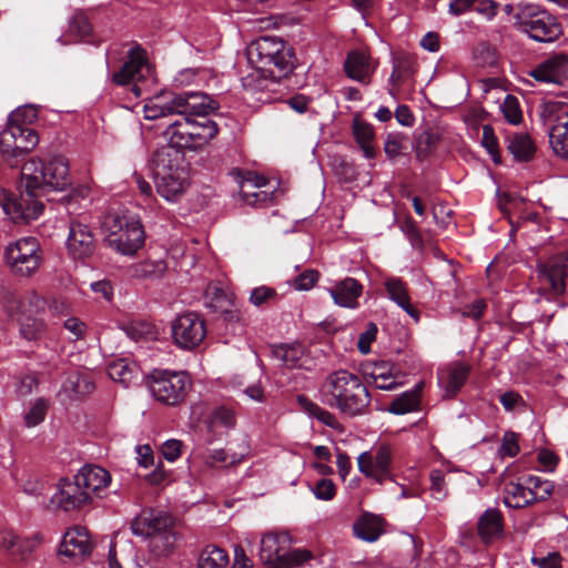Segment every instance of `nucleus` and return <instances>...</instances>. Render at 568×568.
I'll return each instance as SVG.
<instances>
[{
	"instance_id": "nucleus-45",
	"label": "nucleus",
	"mask_w": 568,
	"mask_h": 568,
	"mask_svg": "<svg viewBox=\"0 0 568 568\" xmlns=\"http://www.w3.org/2000/svg\"><path fill=\"white\" fill-rule=\"evenodd\" d=\"M526 484L508 483L505 486L504 503L509 508H521L531 503Z\"/></svg>"
},
{
	"instance_id": "nucleus-5",
	"label": "nucleus",
	"mask_w": 568,
	"mask_h": 568,
	"mask_svg": "<svg viewBox=\"0 0 568 568\" xmlns=\"http://www.w3.org/2000/svg\"><path fill=\"white\" fill-rule=\"evenodd\" d=\"M70 184L69 162L64 156H52L45 163L31 159L22 165L21 187L28 193L42 191L47 187L63 191Z\"/></svg>"
},
{
	"instance_id": "nucleus-34",
	"label": "nucleus",
	"mask_w": 568,
	"mask_h": 568,
	"mask_svg": "<svg viewBox=\"0 0 568 568\" xmlns=\"http://www.w3.org/2000/svg\"><path fill=\"white\" fill-rule=\"evenodd\" d=\"M166 272V263L162 260H144L126 267V274L134 280H156Z\"/></svg>"
},
{
	"instance_id": "nucleus-9",
	"label": "nucleus",
	"mask_w": 568,
	"mask_h": 568,
	"mask_svg": "<svg viewBox=\"0 0 568 568\" xmlns=\"http://www.w3.org/2000/svg\"><path fill=\"white\" fill-rule=\"evenodd\" d=\"M4 261L16 275L32 276L42 262L39 241L33 236H27L8 244L4 251Z\"/></svg>"
},
{
	"instance_id": "nucleus-52",
	"label": "nucleus",
	"mask_w": 568,
	"mask_h": 568,
	"mask_svg": "<svg viewBox=\"0 0 568 568\" xmlns=\"http://www.w3.org/2000/svg\"><path fill=\"white\" fill-rule=\"evenodd\" d=\"M49 404L43 398L36 399L24 415L27 427H34L43 422Z\"/></svg>"
},
{
	"instance_id": "nucleus-1",
	"label": "nucleus",
	"mask_w": 568,
	"mask_h": 568,
	"mask_svg": "<svg viewBox=\"0 0 568 568\" xmlns=\"http://www.w3.org/2000/svg\"><path fill=\"white\" fill-rule=\"evenodd\" d=\"M247 61L253 71L242 78L243 88L255 91L265 87L268 78H278L293 68V54L285 43L273 37H262L247 48Z\"/></svg>"
},
{
	"instance_id": "nucleus-48",
	"label": "nucleus",
	"mask_w": 568,
	"mask_h": 568,
	"mask_svg": "<svg viewBox=\"0 0 568 568\" xmlns=\"http://www.w3.org/2000/svg\"><path fill=\"white\" fill-rule=\"evenodd\" d=\"M20 335L27 341H36L40 338L45 329L43 321L32 315H21L19 318Z\"/></svg>"
},
{
	"instance_id": "nucleus-53",
	"label": "nucleus",
	"mask_w": 568,
	"mask_h": 568,
	"mask_svg": "<svg viewBox=\"0 0 568 568\" xmlns=\"http://www.w3.org/2000/svg\"><path fill=\"white\" fill-rule=\"evenodd\" d=\"M44 301L34 292L27 293L19 302V311L21 315H34L42 311Z\"/></svg>"
},
{
	"instance_id": "nucleus-30",
	"label": "nucleus",
	"mask_w": 568,
	"mask_h": 568,
	"mask_svg": "<svg viewBox=\"0 0 568 568\" xmlns=\"http://www.w3.org/2000/svg\"><path fill=\"white\" fill-rule=\"evenodd\" d=\"M191 118L182 116L175 120L164 130L163 135L169 141L170 146L176 150H192L191 139Z\"/></svg>"
},
{
	"instance_id": "nucleus-25",
	"label": "nucleus",
	"mask_w": 568,
	"mask_h": 568,
	"mask_svg": "<svg viewBox=\"0 0 568 568\" xmlns=\"http://www.w3.org/2000/svg\"><path fill=\"white\" fill-rule=\"evenodd\" d=\"M75 477L84 487V490L90 496L91 501L93 496L100 497L101 493L104 491L111 483L110 473L106 469L94 465L83 466Z\"/></svg>"
},
{
	"instance_id": "nucleus-49",
	"label": "nucleus",
	"mask_w": 568,
	"mask_h": 568,
	"mask_svg": "<svg viewBox=\"0 0 568 568\" xmlns=\"http://www.w3.org/2000/svg\"><path fill=\"white\" fill-rule=\"evenodd\" d=\"M525 484L528 488V498L531 503L548 498L552 491V484L538 476H528L525 479Z\"/></svg>"
},
{
	"instance_id": "nucleus-11",
	"label": "nucleus",
	"mask_w": 568,
	"mask_h": 568,
	"mask_svg": "<svg viewBox=\"0 0 568 568\" xmlns=\"http://www.w3.org/2000/svg\"><path fill=\"white\" fill-rule=\"evenodd\" d=\"M542 114L549 125V144L554 153L568 158V104L549 101L545 104Z\"/></svg>"
},
{
	"instance_id": "nucleus-38",
	"label": "nucleus",
	"mask_w": 568,
	"mask_h": 568,
	"mask_svg": "<svg viewBox=\"0 0 568 568\" xmlns=\"http://www.w3.org/2000/svg\"><path fill=\"white\" fill-rule=\"evenodd\" d=\"M353 529L356 537L373 542L377 540L383 532V521L378 516L364 514L354 523Z\"/></svg>"
},
{
	"instance_id": "nucleus-27",
	"label": "nucleus",
	"mask_w": 568,
	"mask_h": 568,
	"mask_svg": "<svg viewBox=\"0 0 568 568\" xmlns=\"http://www.w3.org/2000/svg\"><path fill=\"white\" fill-rule=\"evenodd\" d=\"M344 68L351 79L367 84L376 64L366 51L355 50L348 53Z\"/></svg>"
},
{
	"instance_id": "nucleus-18",
	"label": "nucleus",
	"mask_w": 568,
	"mask_h": 568,
	"mask_svg": "<svg viewBox=\"0 0 568 568\" xmlns=\"http://www.w3.org/2000/svg\"><path fill=\"white\" fill-rule=\"evenodd\" d=\"M567 260L568 254L561 253L537 266L538 280L545 288L551 290L554 294H561L565 291Z\"/></svg>"
},
{
	"instance_id": "nucleus-37",
	"label": "nucleus",
	"mask_w": 568,
	"mask_h": 568,
	"mask_svg": "<svg viewBox=\"0 0 568 568\" xmlns=\"http://www.w3.org/2000/svg\"><path fill=\"white\" fill-rule=\"evenodd\" d=\"M54 313L59 316L61 325L74 341L83 339L88 332L87 324L79 317L70 315V307L64 303L54 305Z\"/></svg>"
},
{
	"instance_id": "nucleus-43",
	"label": "nucleus",
	"mask_w": 568,
	"mask_h": 568,
	"mask_svg": "<svg viewBox=\"0 0 568 568\" xmlns=\"http://www.w3.org/2000/svg\"><path fill=\"white\" fill-rule=\"evenodd\" d=\"M227 552L217 546H206L199 555L196 568H227Z\"/></svg>"
},
{
	"instance_id": "nucleus-61",
	"label": "nucleus",
	"mask_w": 568,
	"mask_h": 568,
	"mask_svg": "<svg viewBox=\"0 0 568 568\" xmlns=\"http://www.w3.org/2000/svg\"><path fill=\"white\" fill-rule=\"evenodd\" d=\"M276 292L272 287L260 286L252 290L250 294V302L255 306H261L270 301L274 300Z\"/></svg>"
},
{
	"instance_id": "nucleus-3",
	"label": "nucleus",
	"mask_w": 568,
	"mask_h": 568,
	"mask_svg": "<svg viewBox=\"0 0 568 568\" xmlns=\"http://www.w3.org/2000/svg\"><path fill=\"white\" fill-rule=\"evenodd\" d=\"M217 108V102L202 92L176 94L171 91H161L145 101L143 115L146 120H156L171 114L205 118Z\"/></svg>"
},
{
	"instance_id": "nucleus-31",
	"label": "nucleus",
	"mask_w": 568,
	"mask_h": 568,
	"mask_svg": "<svg viewBox=\"0 0 568 568\" xmlns=\"http://www.w3.org/2000/svg\"><path fill=\"white\" fill-rule=\"evenodd\" d=\"M108 375L112 381L129 387L138 379L140 367L129 358H115L108 364Z\"/></svg>"
},
{
	"instance_id": "nucleus-40",
	"label": "nucleus",
	"mask_w": 568,
	"mask_h": 568,
	"mask_svg": "<svg viewBox=\"0 0 568 568\" xmlns=\"http://www.w3.org/2000/svg\"><path fill=\"white\" fill-rule=\"evenodd\" d=\"M296 400L300 408L308 416L316 418L318 422L333 429H338L341 427V424L334 414L312 402L306 396L300 395Z\"/></svg>"
},
{
	"instance_id": "nucleus-24",
	"label": "nucleus",
	"mask_w": 568,
	"mask_h": 568,
	"mask_svg": "<svg viewBox=\"0 0 568 568\" xmlns=\"http://www.w3.org/2000/svg\"><path fill=\"white\" fill-rule=\"evenodd\" d=\"M172 526L171 518L152 509H143L131 523L134 535L150 538L158 531Z\"/></svg>"
},
{
	"instance_id": "nucleus-44",
	"label": "nucleus",
	"mask_w": 568,
	"mask_h": 568,
	"mask_svg": "<svg viewBox=\"0 0 568 568\" xmlns=\"http://www.w3.org/2000/svg\"><path fill=\"white\" fill-rule=\"evenodd\" d=\"M507 148L514 158L518 161H529L536 151L535 144L530 136L525 133L508 136Z\"/></svg>"
},
{
	"instance_id": "nucleus-63",
	"label": "nucleus",
	"mask_w": 568,
	"mask_h": 568,
	"mask_svg": "<svg viewBox=\"0 0 568 568\" xmlns=\"http://www.w3.org/2000/svg\"><path fill=\"white\" fill-rule=\"evenodd\" d=\"M377 334V327L371 323L367 329L359 335L357 347L362 354H368L371 351V344L375 341Z\"/></svg>"
},
{
	"instance_id": "nucleus-35",
	"label": "nucleus",
	"mask_w": 568,
	"mask_h": 568,
	"mask_svg": "<svg viewBox=\"0 0 568 568\" xmlns=\"http://www.w3.org/2000/svg\"><path fill=\"white\" fill-rule=\"evenodd\" d=\"M192 150L202 149L219 133L217 124L206 118L201 120L191 119Z\"/></svg>"
},
{
	"instance_id": "nucleus-56",
	"label": "nucleus",
	"mask_w": 568,
	"mask_h": 568,
	"mask_svg": "<svg viewBox=\"0 0 568 568\" xmlns=\"http://www.w3.org/2000/svg\"><path fill=\"white\" fill-rule=\"evenodd\" d=\"M481 144L490 154L491 159L498 163L500 160L497 138L494 134V130L489 125H484Z\"/></svg>"
},
{
	"instance_id": "nucleus-58",
	"label": "nucleus",
	"mask_w": 568,
	"mask_h": 568,
	"mask_svg": "<svg viewBox=\"0 0 568 568\" xmlns=\"http://www.w3.org/2000/svg\"><path fill=\"white\" fill-rule=\"evenodd\" d=\"M498 453L501 457H515L519 453L518 435L505 433Z\"/></svg>"
},
{
	"instance_id": "nucleus-42",
	"label": "nucleus",
	"mask_w": 568,
	"mask_h": 568,
	"mask_svg": "<svg viewBox=\"0 0 568 568\" xmlns=\"http://www.w3.org/2000/svg\"><path fill=\"white\" fill-rule=\"evenodd\" d=\"M414 72L415 62L412 58L407 55L397 57L394 60V68L389 78L392 85L390 93L394 94V90L407 82L413 77Z\"/></svg>"
},
{
	"instance_id": "nucleus-46",
	"label": "nucleus",
	"mask_w": 568,
	"mask_h": 568,
	"mask_svg": "<svg viewBox=\"0 0 568 568\" xmlns=\"http://www.w3.org/2000/svg\"><path fill=\"white\" fill-rule=\"evenodd\" d=\"M274 354L288 368H298L304 364L305 349L301 344L281 345Z\"/></svg>"
},
{
	"instance_id": "nucleus-15",
	"label": "nucleus",
	"mask_w": 568,
	"mask_h": 568,
	"mask_svg": "<svg viewBox=\"0 0 568 568\" xmlns=\"http://www.w3.org/2000/svg\"><path fill=\"white\" fill-rule=\"evenodd\" d=\"M392 452L388 446L381 445L357 457L358 470L366 477L384 483L390 475Z\"/></svg>"
},
{
	"instance_id": "nucleus-21",
	"label": "nucleus",
	"mask_w": 568,
	"mask_h": 568,
	"mask_svg": "<svg viewBox=\"0 0 568 568\" xmlns=\"http://www.w3.org/2000/svg\"><path fill=\"white\" fill-rule=\"evenodd\" d=\"M67 248L74 260H84L93 254L95 241L88 225L77 221L70 223Z\"/></svg>"
},
{
	"instance_id": "nucleus-8",
	"label": "nucleus",
	"mask_w": 568,
	"mask_h": 568,
	"mask_svg": "<svg viewBox=\"0 0 568 568\" xmlns=\"http://www.w3.org/2000/svg\"><path fill=\"white\" fill-rule=\"evenodd\" d=\"M515 18L521 30L538 42L556 41L562 33L557 19L535 3L519 4Z\"/></svg>"
},
{
	"instance_id": "nucleus-47",
	"label": "nucleus",
	"mask_w": 568,
	"mask_h": 568,
	"mask_svg": "<svg viewBox=\"0 0 568 568\" xmlns=\"http://www.w3.org/2000/svg\"><path fill=\"white\" fill-rule=\"evenodd\" d=\"M419 390L420 385L412 390L404 392L392 402L388 410L396 415H403L415 410L419 405Z\"/></svg>"
},
{
	"instance_id": "nucleus-59",
	"label": "nucleus",
	"mask_w": 568,
	"mask_h": 568,
	"mask_svg": "<svg viewBox=\"0 0 568 568\" xmlns=\"http://www.w3.org/2000/svg\"><path fill=\"white\" fill-rule=\"evenodd\" d=\"M430 493L432 496L442 500L446 496V484H445V475L440 469H434L430 471Z\"/></svg>"
},
{
	"instance_id": "nucleus-41",
	"label": "nucleus",
	"mask_w": 568,
	"mask_h": 568,
	"mask_svg": "<svg viewBox=\"0 0 568 568\" xmlns=\"http://www.w3.org/2000/svg\"><path fill=\"white\" fill-rule=\"evenodd\" d=\"M353 134L355 136L356 142L359 144L361 149L364 152V155L367 159H373L376 155L375 144H374V129L373 126L358 119L355 118L353 122Z\"/></svg>"
},
{
	"instance_id": "nucleus-62",
	"label": "nucleus",
	"mask_w": 568,
	"mask_h": 568,
	"mask_svg": "<svg viewBox=\"0 0 568 568\" xmlns=\"http://www.w3.org/2000/svg\"><path fill=\"white\" fill-rule=\"evenodd\" d=\"M317 281L318 272L315 270H306L294 280L293 285L297 291H308Z\"/></svg>"
},
{
	"instance_id": "nucleus-13",
	"label": "nucleus",
	"mask_w": 568,
	"mask_h": 568,
	"mask_svg": "<svg viewBox=\"0 0 568 568\" xmlns=\"http://www.w3.org/2000/svg\"><path fill=\"white\" fill-rule=\"evenodd\" d=\"M91 503L84 487L74 476L73 479L61 478L57 484V490L50 498V507L71 511L80 509Z\"/></svg>"
},
{
	"instance_id": "nucleus-51",
	"label": "nucleus",
	"mask_w": 568,
	"mask_h": 568,
	"mask_svg": "<svg viewBox=\"0 0 568 568\" xmlns=\"http://www.w3.org/2000/svg\"><path fill=\"white\" fill-rule=\"evenodd\" d=\"M38 119V110L33 105L19 106L12 111L8 118V123L17 124L22 128L30 125Z\"/></svg>"
},
{
	"instance_id": "nucleus-20",
	"label": "nucleus",
	"mask_w": 568,
	"mask_h": 568,
	"mask_svg": "<svg viewBox=\"0 0 568 568\" xmlns=\"http://www.w3.org/2000/svg\"><path fill=\"white\" fill-rule=\"evenodd\" d=\"M93 549V542L87 528L73 526L69 528L60 542L59 554L68 558H83Z\"/></svg>"
},
{
	"instance_id": "nucleus-32",
	"label": "nucleus",
	"mask_w": 568,
	"mask_h": 568,
	"mask_svg": "<svg viewBox=\"0 0 568 568\" xmlns=\"http://www.w3.org/2000/svg\"><path fill=\"white\" fill-rule=\"evenodd\" d=\"M470 367L464 364H455L442 371L439 384L445 390L446 397L455 396L468 378Z\"/></svg>"
},
{
	"instance_id": "nucleus-33",
	"label": "nucleus",
	"mask_w": 568,
	"mask_h": 568,
	"mask_svg": "<svg viewBox=\"0 0 568 568\" xmlns=\"http://www.w3.org/2000/svg\"><path fill=\"white\" fill-rule=\"evenodd\" d=\"M478 534L485 544L498 539L503 534V517L496 509L486 510L478 521Z\"/></svg>"
},
{
	"instance_id": "nucleus-36",
	"label": "nucleus",
	"mask_w": 568,
	"mask_h": 568,
	"mask_svg": "<svg viewBox=\"0 0 568 568\" xmlns=\"http://www.w3.org/2000/svg\"><path fill=\"white\" fill-rule=\"evenodd\" d=\"M248 447L244 443L239 452L233 450L232 448H220V449H211L207 450L204 455L203 459L205 465L210 467H214L217 464H224L226 466H235L243 462L244 457L247 455Z\"/></svg>"
},
{
	"instance_id": "nucleus-54",
	"label": "nucleus",
	"mask_w": 568,
	"mask_h": 568,
	"mask_svg": "<svg viewBox=\"0 0 568 568\" xmlns=\"http://www.w3.org/2000/svg\"><path fill=\"white\" fill-rule=\"evenodd\" d=\"M500 109L509 123L518 124L520 122L521 111L517 98L513 95H506L504 102L500 105Z\"/></svg>"
},
{
	"instance_id": "nucleus-60",
	"label": "nucleus",
	"mask_w": 568,
	"mask_h": 568,
	"mask_svg": "<svg viewBox=\"0 0 568 568\" xmlns=\"http://www.w3.org/2000/svg\"><path fill=\"white\" fill-rule=\"evenodd\" d=\"M312 491L317 499L331 500L336 494V487L331 479L323 478L314 485Z\"/></svg>"
},
{
	"instance_id": "nucleus-14",
	"label": "nucleus",
	"mask_w": 568,
	"mask_h": 568,
	"mask_svg": "<svg viewBox=\"0 0 568 568\" xmlns=\"http://www.w3.org/2000/svg\"><path fill=\"white\" fill-rule=\"evenodd\" d=\"M150 72V67L145 61V52L141 49H131L128 60L122 68L113 74L112 81L118 85L133 83L131 90L135 97H140L142 89L139 82Z\"/></svg>"
},
{
	"instance_id": "nucleus-57",
	"label": "nucleus",
	"mask_w": 568,
	"mask_h": 568,
	"mask_svg": "<svg viewBox=\"0 0 568 568\" xmlns=\"http://www.w3.org/2000/svg\"><path fill=\"white\" fill-rule=\"evenodd\" d=\"M213 427L231 428L235 425V416L232 409L220 407L214 410L211 417Z\"/></svg>"
},
{
	"instance_id": "nucleus-6",
	"label": "nucleus",
	"mask_w": 568,
	"mask_h": 568,
	"mask_svg": "<svg viewBox=\"0 0 568 568\" xmlns=\"http://www.w3.org/2000/svg\"><path fill=\"white\" fill-rule=\"evenodd\" d=\"M106 245L119 254L132 256L144 244V230L130 214L108 213L101 224Z\"/></svg>"
},
{
	"instance_id": "nucleus-17",
	"label": "nucleus",
	"mask_w": 568,
	"mask_h": 568,
	"mask_svg": "<svg viewBox=\"0 0 568 568\" xmlns=\"http://www.w3.org/2000/svg\"><path fill=\"white\" fill-rule=\"evenodd\" d=\"M274 190L266 178L247 172L240 184V196L251 206H265L273 202Z\"/></svg>"
},
{
	"instance_id": "nucleus-16",
	"label": "nucleus",
	"mask_w": 568,
	"mask_h": 568,
	"mask_svg": "<svg viewBox=\"0 0 568 568\" xmlns=\"http://www.w3.org/2000/svg\"><path fill=\"white\" fill-rule=\"evenodd\" d=\"M291 541L286 531L271 530L261 535L258 556L266 568H278Z\"/></svg>"
},
{
	"instance_id": "nucleus-4",
	"label": "nucleus",
	"mask_w": 568,
	"mask_h": 568,
	"mask_svg": "<svg viewBox=\"0 0 568 568\" xmlns=\"http://www.w3.org/2000/svg\"><path fill=\"white\" fill-rule=\"evenodd\" d=\"M154 184L158 194L168 202L179 201L190 186L184 153L163 148L154 154Z\"/></svg>"
},
{
	"instance_id": "nucleus-12",
	"label": "nucleus",
	"mask_w": 568,
	"mask_h": 568,
	"mask_svg": "<svg viewBox=\"0 0 568 568\" xmlns=\"http://www.w3.org/2000/svg\"><path fill=\"white\" fill-rule=\"evenodd\" d=\"M171 332L174 344L182 349L190 351L204 341L206 326L199 314L187 312L172 321Z\"/></svg>"
},
{
	"instance_id": "nucleus-23",
	"label": "nucleus",
	"mask_w": 568,
	"mask_h": 568,
	"mask_svg": "<svg viewBox=\"0 0 568 568\" xmlns=\"http://www.w3.org/2000/svg\"><path fill=\"white\" fill-rule=\"evenodd\" d=\"M39 545L37 537H19L10 528H0V549L17 561H24Z\"/></svg>"
},
{
	"instance_id": "nucleus-50",
	"label": "nucleus",
	"mask_w": 568,
	"mask_h": 568,
	"mask_svg": "<svg viewBox=\"0 0 568 568\" xmlns=\"http://www.w3.org/2000/svg\"><path fill=\"white\" fill-rule=\"evenodd\" d=\"M205 298L215 310H226L231 305L230 294L220 283H211L206 287Z\"/></svg>"
},
{
	"instance_id": "nucleus-26",
	"label": "nucleus",
	"mask_w": 568,
	"mask_h": 568,
	"mask_svg": "<svg viewBox=\"0 0 568 568\" xmlns=\"http://www.w3.org/2000/svg\"><path fill=\"white\" fill-rule=\"evenodd\" d=\"M328 293L336 305L355 310L359 306L358 298L363 294V285L353 277H346L332 286Z\"/></svg>"
},
{
	"instance_id": "nucleus-2",
	"label": "nucleus",
	"mask_w": 568,
	"mask_h": 568,
	"mask_svg": "<svg viewBox=\"0 0 568 568\" xmlns=\"http://www.w3.org/2000/svg\"><path fill=\"white\" fill-rule=\"evenodd\" d=\"M320 396L323 404L349 417L366 414L372 402L361 377L343 368L325 377L320 387Z\"/></svg>"
},
{
	"instance_id": "nucleus-55",
	"label": "nucleus",
	"mask_w": 568,
	"mask_h": 568,
	"mask_svg": "<svg viewBox=\"0 0 568 568\" xmlns=\"http://www.w3.org/2000/svg\"><path fill=\"white\" fill-rule=\"evenodd\" d=\"M312 557L311 552L305 549L286 550L278 568H292L302 565Z\"/></svg>"
},
{
	"instance_id": "nucleus-22",
	"label": "nucleus",
	"mask_w": 568,
	"mask_h": 568,
	"mask_svg": "<svg viewBox=\"0 0 568 568\" xmlns=\"http://www.w3.org/2000/svg\"><path fill=\"white\" fill-rule=\"evenodd\" d=\"M39 192L28 193L26 191V196L21 195L18 201L3 204L4 212L14 223H29L37 220L43 212V204L34 199Z\"/></svg>"
},
{
	"instance_id": "nucleus-29",
	"label": "nucleus",
	"mask_w": 568,
	"mask_h": 568,
	"mask_svg": "<svg viewBox=\"0 0 568 568\" xmlns=\"http://www.w3.org/2000/svg\"><path fill=\"white\" fill-rule=\"evenodd\" d=\"M366 376L382 390H392L403 384L398 372L386 362L375 363L371 371L366 372Z\"/></svg>"
},
{
	"instance_id": "nucleus-10",
	"label": "nucleus",
	"mask_w": 568,
	"mask_h": 568,
	"mask_svg": "<svg viewBox=\"0 0 568 568\" xmlns=\"http://www.w3.org/2000/svg\"><path fill=\"white\" fill-rule=\"evenodd\" d=\"M38 142V134L32 128L7 123L0 132V152L12 166L18 164L19 158L33 150Z\"/></svg>"
},
{
	"instance_id": "nucleus-19",
	"label": "nucleus",
	"mask_w": 568,
	"mask_h": 568,
	"mask_svg": "<svg viewBox=\"0 0 568 568\" xmlns=\"http://www.w3.org/2000/svg\"><path fill=\"white\" fill-rule=\"evenodd\" d=\"M529 75L536 81L561 85L568 79V54L557 53L534 68Z\"/></svg>"
},
{
	"instance_id": "nucleus-28",
	"label": "nucleus",
	"mask_w": 568,
	"mask_h": 568,
	"mask_svg": "<svg viewBox=\"0 0 568 568\" xmlns=\"http://www.w3.org/2000/svg\"><path fill=\"white\" fill-rule=\"evenodd\" d=\"M384 286L387 297L418 322L419 313L412 304L407 284L399 277L390 276L385 278Z\"/></svg>"
},
{
	"instance_id": "nucleus-39",
	"label": "nucleus",
	"mask_w": 568,
	"mask_h": 568,
	"mask_svg": "<svg viewBox=\"0 0 568 568\" xmlns=\"http://www.w3.org/2000/svg\"><path fill=\"white\" fill-rule=\"evenodd\" d=\"M175 545L176 536L172 526H169L148 538V548L154 557L169 556L173 552Z\"/></svg>"
},
{
	"instance_id": "nucleus-64",
	"label": "nucleus",
	"mask_w": 568,
	"mask_h": 568,
	"mask_svg": "<svg viewBox=\"0 0 568 568\" xmlns=\"http://www.w3.org/2000/svg\"><path fill=\"white\" fill-rule=\"evenodd\" d=\"M91 291L100 298L110 302L113 298V286L108 280H100L90 284Z\"/></svg>"
},
{
	"instance_id": "nucleus-7",
	"label": "nucleus",
	"mask_w": 568,
	"mask_h": 568,
	"mask_svg": "<svg viewBox=\"0 0 568 568\" xmlns=\"http://www.w3.org/2000/svg\"><path fill=\"white\" fill-rule=\"evenodd\" d=\"M146 383L154 399L166 406L183 403L192 387L191 377L182 371L155 369Z\"/></svg>"
}]
</instances>
